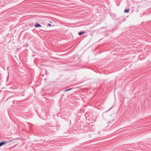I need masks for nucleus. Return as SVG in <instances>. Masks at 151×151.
<instances>
[{
	"label": "nucleus",
	"mask_w": 151,
	"mask_h": 151,
	"mask_svg": "<svg viewBox=\"0 0 151 151\" xmlns=\"http://www.w3.org/2000/svg\"><path fill=\"white\" fill-rule=\"evenodd\" d=\"M114 120V119L112 121H110L108 122V123H112L113 122V121Z\"/></svg>",
	"instance_id": "6"
},
{
	"label": "nucleus",
	"mask_w": 151,
	"mask_h": 151,
	"mask_svg": "<svg viewBox=\"0 0 151 151\" xmlns=\"http://www.w3.org/2000/svg\"><path fill=\"white\" fill-rule=\"evenodd\" d=\"M48 25L49 26V27H50L51 26V24H49V23H48Z\"/></svg>",
	"instance_id": "7"
},
{
	"label": "nucleus",
	"mask_w": 151,
	"mask_h": 151,
	"mask_svg": "<svg viewBox=\"0 0 151 151\" xmlns=\"http://www.w3.org/2000/svg\"><path fill=\"white\" fill-rule=\"evenodd\" d=\"M111 109V108L109 110H110V109Z\"/></svg>",
	"instance_id": "8"
},
{
	"label": "nucleus",
	"mask_w": 151,
	"mask_h": 151,
	"mask_svg": "<svg viewBox=\"0 0 151 151\" xmlns=\"http://www.w3.org/2000/svg\"><path fill=\"white\" fill-rule=\"evenodd\" d=\"M129 10V9H125L124 11V13H128Z\"/></svg>",
	"instance_id": "4"
},
{
	"label": "nucleus",
	"mask_w": 151,
	"mask_h": 151,
	"mask_svg": "<svg viewBox=\"0 0 151 151\" xmlns=\"http://www.w3.org/2000/svg\"><path fill=\"white\" fill-rule=\"evenodd\" d=\"M85 33V32H84V31H82V32H79L78 33V35L81 36V35L82 34H84Z\"/></svg>",
	"instance_id": "3"
},
{
	"label": "nucleus",
	"mask_w": 151,
	"mask_h": 151,
	"mask_svg": "<svg viewBox=\"0 0 151 151\" xmlns=\"http://www.w3.org/2000/svg\"><path fill=\"white\" fill-rule=\"evenodd\" d=\"M19 139V138H17L15 139H12L9 140L8 141H3L0 142V147L2 146L3 145H4L7 144V143H10L12 142H13V143H14L15 142H16V141H14L15 140L17 139Z\"/></svg>",
	"instance_id": "1"
},
{
	"label": "nucleus",
	"mask_w": 151,
	"mask_h": 151,
	"mask_svg": "<svg viewBox=\"0 0 151 151\" xmlns=\"http://www.w3.org/2000/svg\"><path fill=\"white\" fill-rule=\"evenodd\" d=\"M72 88H69L68 89H67V90H65V91H64V92H67V91H70L71 90V89H72Z\"/></svg>",
	"instance_id": "5"
},
{
	"label": "nucleus",
	"mask_w": 151,
	"mask_h": 151,
	"mask_svg": "<svg viewBox=\"0 0 151 151\" xmlns=\"http://www.w3.org/2000/svg\"><path fill=\"white\" fill-rule=\"evenodd\" d=\"M35 28H37L38 27H41V25L40 24H39L38 23H35Z\"/></svg>",
	"instance_id": "2"
}]
</instances>
